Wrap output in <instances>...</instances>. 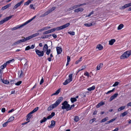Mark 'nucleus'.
I'll return each mask as SVG.
<instances>
[{
    "instance_id": "1",
    "label": "nucleus",
    "mask_w": 131,
    "mask_h": 131,
    "mask_svg": "<svg viewBox=\"0 0 131 131\" xmlns=\"http://www.w3.org/2000/svg\"><path fill=\"white\" fill-rule=\"evenodd\" d=\"M63 97H60L53 104L50 105L48 108L47 110L50 111L57 106L62 101Z\"/></svg>"
},
{
    "instance_id": "2",
    "label": "nucleus",
    "mask_w": 131,
    "mask_h": 131,
    "mask_svg": "<svg viewBox=\"0 0 131 131\" xmlns=\"http://www.w3.org/2000/svg\"><path fill=\"white\" fill-rule=\"evenodd\" d=\"M62 104V108L63 110L66 109L67 111H68L71 108V106H70V105L68 104L67 102L66 101H64Z\"/></svg>"
},
{
    "instance_id": "3",
    "label": "nucleus",
    "mask_w": 131,
    "mask_h": 131,
    "mask_svg": "<svg viewBox=\"0 0 131 131\" xmlns=\"http://www.w3.org/2000/svg\"><path fill=\"white\" fill-rule=\"evenodd\" d=\"M131 54V50L127 51L124 52L120 57L121 59H124L128 57Z\"/></svg>"
},
{
    "instance_id": "4",
    "label": "nucleus",
    "mask_w": 131,
    "mask_h": 131,
    "mask_svg": "<svg viewBox=\"0 0 131 131\" xmlns=\"http://www.w3.org/2000/svg\"><path fill=\"white\" fill-rule=\"evenodd\" d=\"M70 25L69 23H67L65 25H64L62 26H60L57 27V28H54L55 30L58 31L59 30H61L64 29L66 28L67 27L69 26Z\"/></svg>"
},
{
    "instance_id": "5",
    "label": "nucleus",
    "mask_w": 131,
    "mask_h": 131,
    "mask_svg": "<svg viewBox=\"0 0 131 131\" xmlns=\"http://www.w3.org/2000/svg\"><path fill=\"white\" fill-rule=\"evenodd\" d=\"M130 6H131V2L128 4H126L122 6L120 9H124ZM128 10L129 11H131V7H129L128 9Z\"/></svg>"
},
{
    "instance_id": "6",
    "label": "nucleus",
    "mask_w": 131,
    "mask_h": 131,
    "mask_svg": "<svg viewBox=\"0 0 131 131\" xmlns=\"http://www.w3.org/2000/svg\"><path fill=\"white\" fill-rule=\"evenodd\" d=\"M85 4H81L80 5H75L73 6L70 7V8H69L68 9L67 11H70V10H72L74 9H75L76 8H77L78 7H79L80 6H82L83 5H85Z\"/></svg>"
},
{
    "instance_id": "7",
    "label": "nucleus",
    "mask_w": 131,
    "mask_h": 131,
    "mask_svg": "<svg viewBox=\"0 0 131 131\" xmlns=\"http://www.w3.org/2000/svg\"><path fill=\"white\" fill-rule=\"evenodd\" d=\"M35 52L36 53L39 57H42L44 55L43 51H40L37 49H36L35 50Z\"/></svg>"
},
{
    "instance_id": "8",
    "label": "nucleus",
    "mask_w": 131,
    "mask_h": 131,
    "mask_svg": "<svg viewBox=\"0 0 131 131\" xmlns=\"http://www.w3.org/2000/svg\"><path fill=\"white\" fill-rule=\"evenodd\" d=\"M12 17V16H10L9 17H6V18H4L3 20H2L0 21V25L2 24L5 22L6 21H8Z\"/></svg>"
},
{
    "instance_id": "9",
    "label": "nucleus",
    "mask_w": 131,
    "mask_h": 131,
    "mask_svg": "<svg viewBox=\"0 0 131 131\" xmlns=\"http://www.w3.org/2000/svg\"><path fill=\"white\" fill-rule=\"evenodd\" d=\"M24 74L22 70L19 71L18 73V78L19 79L23 76Z\"/></svg>"
},
{
    "instance_id": "10",
    "label": "nucleus",
    "mask_w": 131,
    "mask_h": 131,
    "mask_svg": "<svg viewBox=\"0 0 131 131\" xmlns=\"http://www.w3.org/2000/svg\"><path fill=\"white\" fill-rule=\"evenodd\" d=\"M56 9V7H53L51 8L50 9L48 10L47 12H46L45 13V15H47L49 13H50L52 11Z\"/></svg>"
},
{
    "instance_id": "11",
    "label": "nucleus",
    "mask_w": 131,
    "mask_h": 131,
    "mask_svg": "<svg viewBox=\"0 0 131 131\" xmlns=\"http://www.w3.org/2000/svg\"><path fill=\"white\" fill-rule=\"evenodd\" d=\"M118 95L117 93H116L112 96L110 98V101H111L113 100Z\"/></svg>"
},
{
    "instance_id": "12",
    "label": "nucleus",
    "mask_w": 131,
    "mask_h": 131,
    "mask_svg": "<svg viewBox=\"0 0 131 131\" xmlns=\"http://www.w3.org/2000/svg\"><path fill=\"white\" fill-rule=\"evenodd\" d=\"M57 53L58 54H60L62 52V49L60 47H57L56 48Z\"/></svg>"
},
{
    "instance_id": "13",
    "label": "nucleus",
    "mask_w": 131,
    "mask_h": 131,
    "mask_svg": "<svg viewBox=\"0 0 131 131\" xmlns=\"http://www.w3.org/2000/svg\"><path fill=\"white\" fill-rule=\"evenodd\" d=\"M103 65V64L102 63H101L97 65L96 67V70H98L100 69L101 68H102Z\"/></svg>"
},
{
    "instance_id": "14",
    "label": "nucleus",
    "mask_w": 131,
    "mask_h": 131,
    "mask_svg": "<svg viewBox=\"0 0 131 131\" xmlns=\"http://www.w3.org/2000/svg\"><path fill=\"white\" fill-rule=\"evenodd\" d=\"M83 9L80 8L75 9L74 10V12H75L78 13L79 12H82L83 11Z\"/></svg>"
},
{
    "instance_id": "15",
    "label": "nucleus",
    "mask_w": 131,
    "mask_h": 131,
    "mask_svg": "<svg viewBox=\"0 0 131 131\" xmlns=\"http://www.w3.org/2000/svg\"><path fill=\"white\" fill-rule=\"evenodd\" d=\"M96 48H97L99 50H101L103 49V47L102 45L99 44L96 46Z\"/></svg>"
},
{
    "instance_id": "16",
    "label": "nucleus",
    "mask_w": 131,
    "mask_h": 131,
    "mask_svg": "<svg viewBox=\"0 0 131 131\" xmlns=\"http://www.w3.org/2000/svg\"><path fill=\"white\" fill-rule=\"evenodd\" d=\"M115 41V40L114 39H112L109 41V44L110 45H112L114 43Z\"/></svg>"
},
{
    "instance_id": "17",
    "label": "nucleus",
    "mask_w": 131,
    "mask_h": 131,
    "mask_svg": "<svg viewBox=\"0 0 131 131\" xmlns=\"http://www.w3.org/2000/svg\"><path fill=\"white\" fill-rule=\"evenodd\" d=\"M104 104L105 103L104 102H101L97 105L96 106V107L97 108H98L100 106L104 105Z\"/></svg>"
},
{
    "instance_id": "18",
    "label": "nucleus",
    "mask_w": 131,
    "mask_h": 131,
    "mask_svg": "<svg viewBox=\"0 0 131 131\" xmlns=\"http://www.w3.org/2000/svg\"><path fill=\"white\" fill-rule=\"evenodd\" d=\"M55 122L53 120L52 121H51V124L50 126H50H49V127L50 128H52L54 126H55Z\"/></svg>"
},
{
    "instance_id": "19",
    "label": "nucleus",
    "mask_w": 131,
    "mask_h": 131,
    "mask_svg": "<svg viewBox=\"0 0 131 131\" xmlns=\"http://www.w3.org/2000/svg\"><path fill=\"white\" fill-rule=\"evenodd\" d=\"M128 113V112H127V111H126V112H123V113H122L120 115V116L123 117L124 116H125V115H127Z\"/></svg>"
},
{
    "instance_id": "20",
    "label": "nucleus",
    "mask_w": 131,
    "mask_h": 131,
    "mask_svg": "<svg viewBox=\"0 0 131 131\" xmlns=\"http://www.w3.org/2000/svg\"><path fill=\"white\" fill-rule=\"evenodd\" d=\"M22 38H24L25 41L31 39V37L30 36L26 37V38H25L24 37H22Z\"/></svg>"
},
{
    "instance_id": "21",
    "label": "nucleus",
    "mask_w": 131,
    "mask_h": 131,
    "mask_svg": "<svg viewBox=\"0 0 131 131\" xmlns=\"http://www.w3.org/2000/svg\"><path fill=\"white\" fill-rule=\"evenodd\" d=\"M36 16H35L31 19L29 20L28 21L26 22V23H25V24H28V23H29L31 21H32L33 19H34L36 18Z\"/></svg>"
},
{
    "instance_id": "22",
    "label": "nucleus",
    "mask_w": 131,
    "mask_h": 131,
    "mask_svg": "<svg viewBox=\"0 0 131 131\" xmlns=\"http://www.w3.org/2000/svg\"><path fill=\"white\" fill-rule=\"evenodd\" d=\"M60 89H58L55 93L52 94L51 95V96H53L55 95H58L60 91Z\"/></svg>"
},
{
    "instance_id": "23",
    "label": "nucleus",
    "mask_w": 131,
    "mask_h": 131,
    "mask_svg": "<svg viewBox=\"0 0 131 131\" xmlns=\"http://www.w3.org/2000/svg\"><path fill=\"white\" fill-rule=\"evenodd\" d=\"M84 25L86 27H90L92 25V23H88L84 24Z\"/></svg>"
},
{
    "instance_id": "24",
    "label": "nucleus",
    "mask_w": 131,
    "mask_h": 131,
    "mask_svg": "<svg viewBox=\"0 0 131 131\" xmlns=\"http://www.w3.org/2000/svg\"><path fill=\"white\" fill-rule=\"evenodd\" d=\"M71 81L70 80H69L68 79L66 80L63 83V84L64 85H66Z\"/></svg>"
},
{
    "instance_id": "25",
    "label": "nucleus",
    "mask_w": 131,
    "mask_h": 131,
    "mask_svg": "<svg viewBox=\"0 0 131 131\" xmlns=\"http://www.w3.org/2000/svg\"><path fill=\"white\" fill-rule=\"evenodd\" d=\"M48 47L47 45V44H45L43 46V51H46L48 49Z\"/></svg>"
},
{
    "instance_id": "26",
    "label": "nucleus",
    "mask_w": 131,
    "mask_h": 131,
    "mask_svg": "<svg viewBox=\"0 0 131 131\" xmlns=\"http://www.w3.org/2000/svg\"><path fill=\"white\" fill-rule=\"evenodd\" d=\"M95 86L93 85L92 86V87H90L89 88L87 89V90L89 91H91L92 90H94L95 89Z\"/></svg>"
},
{
    "instance_id": "27",
    "label": "nucleus",
    "mask_w": 131,
    "mask_h": 131,
    "mask_svg": "<svg viewBox=\"0 0 131 131\" xmlns=\"http://www.w3.org/2000/svg\"><path fill=\"white\" fill-rule=\"evenodd\" d=\"M11 5V4H9L2 7L3 10H4L8 7H9Z\"/></svg>"
},
{
    "instance_id": "28",
    "label": "nucleus",
    "mask_w": 131,
    "mask_h": 131,
    "mask_svg": "<svg viewBox=\"0 0 131 131\" xmlns=\"http://www.w3.org/2000/svg\"><path fill=\"white\" fill-rule=\"evenodd\" d=\"M123 27L124 25L123 24H121L118 27L117 29L118 30L121 29Z\"/></svg>"
},
{
    "instance_id": "29",
    "label": "nucleus",
    "mask_w": 131,
    "mask_h": 131,
    "mask_svg": "<svg viewBox=\"0 0 131 131\" xmlns=\"http://www.w3.org/2000/svg\"><path fill=\"white\" fill-rule=\"evenodd\" d=\"M70 100L72 103H73L74 102H76L77 101V100L76 99V98H75V97H73L71 98V99Z\"/></svg>"
},
{
    "instance_id": "30",
    "label": "nucleus",
    "mask_w": 131,
    "mask_h": 131,
    "mask_svg": "<svg viewBox=\"0 0 131 131\" xmlns=\"http://www.w3.org/2000/svg\"><path fill=\"white\" fill-rule=\"evenodd\" d=\"M125 106H122L119 108L118 110V111H121L124 109L125 108Z\"/></svg>"
},
{
    "instance_id": "31",
    "label": "nucleus",
    "mask_w": 131,
    "mask_h": 131,
    "mask_svg": "<svg viewBox=\"0 0 131 131\" xmlns=\"http://www.w3.org/2000/svg\"><path fill=\"white\" fill-rule=\"evenodd\" d=\"M25 23H26V22L25 23H24V24H23L21 25H18L17 26V29L21 27H22L23 26L27 24H25Z\"/></svg>"
},
{
    "instance_id": "32",
    "label": "nucleus",
    "mask_w": 131,
    "mask_h": 131,
    "mask_svg": "<svg viewBox=\"0 0 131 131\" xmlns=\"http://www.w3.org/2000/svg\"><path fill=\"white\" fill-rule=\"evenodd\" d=\"M108 117H106L102 119V120L101 121V122L102 123L103 122H104L107 121L108 120Z\"/></svg>"
},
{
    "instance_id": "33",
    "label": "nucleus",
    "mask_w": 131,
    "mask_h": 131,
    "mask_svg": "<svg viewBox=\"0 0 131 131\" xmlns=\"http://www.w3.org/2000/svg\"><path fill=\"white\" fill-rule=\"evenodd\" d=\"M39 35V33H35L34 34H33V35H31L30 36H31V38H32L33 37H36L38 36V35Z\"/></svg>"
},
{
    "instance_id": "34",
    "label": "nucleus",
    "mask_w": 131,
    "mask_h": 131,
    "mask_svg": "<svg viewBox=\"0 0 131 131\" xmlns=\"http://www.w3.org/2000/svg\"><path fill=\"white\" fill-rule=\"evenodd\" d=\"M39 108L38 107L35 108L31 112V113L32 114L34 112L37 111L38 109Z\"/></svg>"
},
{
    "instance_id": "35",
    "label": "nucleus",
    "mask_w": 131,
    "mask_h": 131,
    "mask_svg": "<svg viewBox=\"0 0 131 131\" xmlns=\"http://www.w3.org/2000/svg\"><path fill=\"white\" fill-rule=\"evenodd\" d=\"M47 119L46 118L44 117L43 118V119L40 121V123H42L43 122H45L46 121Z\"/></svg>"
},
{
    "instance_id": "36",
    "label": "nucleus",
    "mask_w": 131,
    "mask_h": 131,
    "mask_svg": "<svg viewBox=\"0 0 131 131\" xmlns=\"http://www.w3.org/2000/svg\"><path fill=\"white\" fill-rule=\"evenodd\" d=\"M22 39L17 41V43H19L22 42H25L24 38H22Z\"/></svg>"
},
{
    "instance_id": "37",
    "label": "nucleus",
    "mask_w": 131,
    "mask_h": 131,
    "mask_svg": "<svg viewBox=\"0 0 131 131\" xmlns=\"http://www.w3.org/2000/svg\"><path fill=\"white\" fill-rule=\"evenodd\" d=\"M14 119V117L13 116L11 117L8 120V121L9 122H10L13 121Z\"/></svg>"
},
{
    "instance_id": "38",
    "label": "nucleus",
    "mask_w": 131,
    "mask_h": 131,
    "mask_svg": "<svg viewBox=\"0 0 131 131\" xmlns=\"http://www.w3.org/2000/svg\"><path fill=\"white\" fill-rule=\"evenodd\" d=\"M24 2V0H22L20 2L17 4V7L19 6L20 5L22 4Z\"/></svg>"
},
{
    "instance_id": "39",
    "label": "nucleus",
    "mask_w": 131,
    "mask_h": 131,
    "mask_svg": "<svg viewBox=\"0 0 131 131\" xmlns=\"http://www.w3.org/2000/svg\"><path fill=\"white\" fill-rule=\"evenodd\" d=\"M79 119V117L78 116H75L74 119V121L76 122H78Z\"/></svg>"
},
{
    "instance_id": "40",
    "label": "nucleus",
    "mask_w": 131,
    "mask_h": 131,
    "mask_svg": "<svg viewBox=\"0 0 131 131\" xmlns=\"http://www.w3.org/2000/svg\"><path fill=\"white\" fill-rule=\"evenodd\" d=\"M72 74H71L69 75V78L68 79L71 81H72Z\"/></svg>"
},
{
    "instance_id": "41",
    "label": "nucleus",
    "mask_w": 131,
    "mask_h": 131,
    "mask_svg": "<svg viewBox=\"0 0 131 131\" xmlns=\"http://www.w3.org/2000/svg\"><path fill=\"white\" fill-rule=\"evenodd\" d=\"M86 67V66H82L81 67V69H79L78 71V73L80 71L83 70L84 69H85Z\"/></svg>"
},
{
    "instance_id": "42",
    "label": "nucleus",
    "mask_w": 131,
    "mask_h": 131,
    "mask_svg": "<svg viewBox=\"0 0 131 131\" xmlns=\"http://www.w3.org/2000/svg\"><path fill=\"white\" fill-rule=\"evenodd\" d=\"M6 66V63H4L3 65H2L1 67V68L2 69H3L5 68Z\"/></svg>"
},
{
    "instance_id": "43",
    "label": "nucleus",
    "mask_w": 131,
    "mask_h": 131,
    "mask_svg": "<svg viewBox=\"0 0 131 131\" xmlns=\"http://www.w3.org/2000/svg\"><path fill=\"white\" fill-rule=\"evenodd\" d=\"M32 113H31V112L29 113L27 116V117H29V118H30L32 117V115H31Z\"/></svg>"
},
{
    "instance_id": "44",
    "label": "nucleus",
    "mask_w": 131,
    "mask_h": 131,
    "mask_svg": "<svg viewBox=\"0 0 131 131\" xmlns=\"http://www.w3.org/2000/svg\"><path fill=\"white\" fill-rule=\"evenodd\" d=\"M96 120V119L95 118H94L93 119L90 120L89 121V123L90 124L92 123L93 122L95 121Z\"/></svg>"
},
{
    "instance_id": "45",
    "label": "nucleus",
    "mask_w": 131,
    "mask_h": 131,
    "mask_svg": "<svg viewBox=\"0 0 131 131\" xmlns=\"http://www.w3.org/2000/svg\"><path fill=\"white\" fill-rule=\"evenodd\" d=\"M68 33L72 35H75V32L73 31H70L68 32Z\"/></svg>"
},
{
    "instance_id": "46",
    "label": "nucleus",
    "mask_w": 131,
    "mask_h": 131,
    "mask_svg": "<svg viewBox=\"0 0 131 131\" xmlns=\"http://www.w3.org/2000/svg\"><path fill=\"white\" fill-rule=\"evenodd\" d=\"M82 57H81L78 60H77L75 62V64H78L79 63V62H80V61H81V59H82Z\"/></svg>"
},
{
    "instance_id": "47",
    "label": "nucleus",
    "mask_w": 131,
    "mask_h": 131,
    "mask_svg": "<svg viewBox=\"0 0 131 131\" xmlns=\"http://www.w3.org/2000/svg\"><path fill=\"white\" fill-rule=\"evenodd\" d=\"M14 61V59H13L12 60H10L9 61H7L5 63H6V65H7V64H9L12 61Z\"/></svg>"
},
{
    "instance_id": "48",
    "label": "nucleus",
    "mask_w": 131,
    "mask_h": 131,
    "mask_svg": "<svg viewBox=\"0 0 131 131\" xmlns=\"http://www.w3.org/2000/svg\"><path fill=\"white\" fill-rule=\"evenodd\" d=\"M50 33L49 31V30H48L46 31L45 32H44L43 33V35H45V34H48Z\"/></svg>"
},
{
    "instance_id": "49",
    "label": "nucleus",
    "mask_w": 131,
    "mask_h": 131,
    "mask_svg": "<svg viewBox=\"0 0 131 131\" xmlns=\"http://www.w3.org/2000/svg\"><path fill=\"white\" fill-rule=\"evenodd\" d=\"M8 122H8V121H7L6 122L4 123V124H3V126L4 127H6L7 126V125L8 124Z\"/></svg>"
},
{
    "instance_id": "50",
    "label": "nucleus",
    "mask_w": 131,
    "mask_h": 131,
    "mask_svg": "<svg viewBox=\"0 0 131 131\" xmlns=\"http://www.w3.org/2000/svg\"><path fill=\"white\" fill-rule=\"evenodd\" d=\"M84 75L87 76L88 78L90 75L89 73L87 72H86L84 74Z\"/></svg>"
},
{
    "instance_id": "51",
    "label": "nucleus",
    "mask_w": 131,
    "mask_h": 131,
    "mask_svg": "<svg viewBox=\"0 0 131 131\" xmlns=\"http://www.w3.org/2000/svg\"><path fill=\"white\" fill-rule=\"evenodd\" d=\"M50 51L51 50L50 49H47V52H46V54L47 55H49L50 52Z\"/></svg>"
},
{
    "instance_id": "52",
    "label": "nucleus",
    "mask_w": 131,
    "mask_h": 131,
    "mask_svg": "<svg viewBox=\"0 0 131 131\" xmlns=\"http://www.w3.org/2000/svg\"><path fill=\"white\" fill-rule=\"evenodd\" d=\"M30 3L29 2V1L28 0L26 2H25L24 3V5H28Z\"/></svg>"
},
{
    "instance_id": "53",
    "label": "nucleus",
    "mask_w": 131,
    "mask_h": 131,
    "mask_svg": "<svg viewBox=\"0 0 131 131\" xmlns=\"http://www.w3.org/2000/svg\"><path fill=\"white\" fill-rule=\"evenodd\" d=\"M43 28V30H46L50 29V27H44Z\"/></svg>"
},
{
    "instance_id": "54",
    "label": "nucleus",
    "mask_w": 131,
    "mask_h": 131,
    "mask_svg": "<svg viewBox=\"0 0 131 131\" xmlns=\"http://www.w3.org/2000/svg\"><path fill=\"white\" fill-rule=\"evenodd\" d=\"M119 84V82H116L113 85V86H115Z\"/></svg>"
},
{
    "instance_id": "55",
    "label": "nucleus",
    "mask_w": 131,
    "mask_h": 131,
    "mask_svg": "<svg viewBox=\"0 0 131 131\" xmlns=\"http://www.w3.org/2000/svg\"><path fill=\"white\" fill-rule=\"evenodd\" d=\"M49 30L50 33H51L55 31V30L54 28L52 29Z\"/></svg>"
},
{
    "instance_id": "56",
    "label": "nucleus",
    "mask_w": 131,
    "mask_h": 131,
    "mask_svg": "<svg viewBox=\"0 0 131 131\" xmlns=\"http://www.w3.org/2000/svg\"><path fill=\"white\" fill-rule=\"evenodd\" d=\"M41 38L42 39H44L46 38H48V37L47 35H46L42 36L41 37Z\"/></svg>"
},
{
    "instance_id": "57",
    "label": "nucleus",
    "mask_w": 131,
    "mask_h": 131,
    "mask_svg": "<svg viewBox=\"0 0 131 131\" xmlns=\"http://www.w3.org/2000/svg\"><path fill=\"white\" fill-rule=\"evenodd\" d=\"M30 49V47L29 46H28L25 48V50H28Z\"/></svg>"
},
{
    "instance_id": "58",
    "label": "nucleus",
    "mask_w": 131,
    "mask_h": 131,
    "mask_svg": "<svg viewBox=\"0 0 131 131\" xmlns=\"http://www.w3.org/2000/svg\"><path fill=\"white\" fill-rule=\"evenodd\" d=\"M2 82L6 84H8L9 83V82L7 80L4 81H3L2 80Z\"/></svg>"
},
{
    "instance_id": "59",
    "label": "nucleus",
    "mask_w": 131,
    "mask_h": 131,
    "mask_svg": "<svg viewBox=\"0 0 131 131\" xmlns=\"http://www.w3.org/2000/svg\"><path fill=\"white\" fill-rule=\"evenodd\" d=\"M93 14V12L92 11L90 13V14L88 15H87L86 16L89 17L91 15Z\"/></svg>"
},
{
    "instance_id": "60",
    "label": "nucleus",
    "mask_w": 131,
    "mask_h": 131,
    "mask_svg": "<svg viewBox=\"0 0 131 131\" xmlns=\"http://www.w3.org/2000/svg\"><path fill=\"white\" fill-rule=\"evenodd\" d=\"M22 83L21 81H19L18 82H17V85H19L20 84H21Z\"/></svg>"
},
{
    "instance_id": "61",
    "label": "nucleus",
    "mask_w": 131,
    "mask_h": 131,
    "mask_svg": "<svg viewBox=\"0 0 131 131\" xmlns=\"http://www.w3.org/2000/svg\"><path fill=\"white\" fill-rule=\"evenodd\" d=\"M43 82V79L42 78V79H41V80L40 82V85Z\"/></svg>"
},
{
    "instance_id": "62",
    "label": "nucleus",
    "mask_w": 131,
    "mask_h": 131,
    "mask_svg": "<svg viewBox=\"0 0 131 131\" xmlns=\"http://www.w3.org/2000/svg\"><path fill=\"white\" fill-rule=\"evenodd\" d=\"M1 111L3 113H4L5 111V109L4 108H3L1 109Z\"/></svg>"
},
{
    "instance_id": "63",
    "label": "nucleus",
    "mask_w": 131,
    "mask_h": 131,
    "mask_svg": "<svg viewBox=\"0 0 131 131\" xmlns=\"http://www.w3.org/2000/svg\"><path fill=\"white\" fill-rule=\"evenodd\" d=\"M14 111V109L13 108V109H11V110H10L8 112V113H11V112H13Z\"/></svg>"
},
{
    "instance_id": "64",
    "label": "nucleus",
    "mask_w": 131,
    "mask_h": 131,
    "mask_svg": "<svg viewBox=\"0 0 131 131\" xmlns=\"http://www.w3.org/2000/svg\"><path fill=\"white\" fill-rule=\"evenodd\" d=\"M116 118H113V119H111V120L109 121L110 122V123L113 122L114 121H115L116 120Z\"/></svg>"
}]
</instances>
